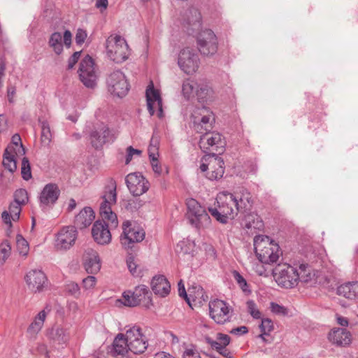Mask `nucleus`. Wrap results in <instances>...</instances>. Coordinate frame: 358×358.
Masks as SVG:
<instances>
[{"mask_svg":"<svg viewBox=\"0 0 358 358\" xmlns=\"http://www.w3.org/2000/svg\"><path fill=\"white\" fill-rule=\"evenodd\" d=\"M94 213L90 207H85L76 216L74 224L80 229L90 226L94 219Z\"/></svg>","mask_w":358,"mask_h":358,"instance_id":"2f4dec72","label":"nucleus"},{"mask_svg":"<svg viewBox=\"0 0 358 358\" xmlns=\"http://www.w3.org/2000/svg\"><path fill=\"white\" fill-rule=\"evenodd\" d=\"M150 162L154 172L160 175L162 173V167L158 162V158L151 159Z\"/></svg>","mask_w":358,"mask_h":358,"instance_id":"338daca9","label":"nucleus"},{"mask_svg":"<svg viewBox=\"0 0 358 358\" xmlns=\"http://www.w3.org/2000/svg\"><path fill=\"white\" fill-rule=\"evenodd\" d=\"M127 343L124 334H117L113 343V350L111 351L113 356L116 358H118V357H124L130 351Z\"/></svg>","mask_w":358,"mask_h":358,"instance_id":"c756f323","label":"nucleus"},{"mask_svg":"<svg viewBox=\"0 0 358 358\" xmlns=\"http://www.w3.org/2000/svg\"><path fill=\"white\" fill-rule=\"evenodd\" d=\"M81 55V51L75 52L68 61V69H71L73 68L75 64L78 62Z\"/></svg>","mask_w":358,"mask_h":358,"instance_id":"e2e57ef3","label":"nucleus"},{"mask_svg":"<svg viewBox=\"0 0 358 358\" xmlns=\"http://www.w3.org/2000/svg\"><path fill=\"white\" fill-rule=\"evenodd\" d=\"M96 279L94 276L89 275L83 280V286L85 289H90L94 287Z\"/></svg>","mask_w":358,"mask_h":358,"instance_id":"13d9d810","label":"nucleus"},{"mask_svg":"<svg viewBox=\"0 0 358 358\" xmlns=\"http://www.w3.org/2000/svg\"><path fill=\"white\" fill-rule=\"evenodd\" d=\"M108 56L116 63L124 62L129 57V46L124 38L119 35H110L106 42Z\"/></svg>","mask_w":358,"mask_h":358,"instance_id":"20e7f679","label":"nucleus"},{"mask_svg":"<svg viewBox=\"0 0 358 358\" xmlns=\"http://www.w3.org/2000/svg\"><path fill=\"white\" fill-rule=\"evenodd\" d=\"M110 224L101 220H96L92 229V235L99 245H106L111 241V234L109 230Z\"/></svg>","mask_w":358,"mask_h":358,"instance_id":"5701e85b","label":"nucleus"},{"mask_svg":"<svg viewBox=\"0 0 358 358\" xmlns=\"http://www.w3.org/2000/svg\"><path fill=\"white\" fill-rule=\"evenodd\" d=\"M78 231L74 226L62 227L56 234L55 245L57 250H66L74 245Z\"/></svg>","mask_w":358,"mask_h":358,"instance_id":"f3484780","label":"nucleus"},{"mask_svg":"<svg viewBox=\"0 0 358 358\" xmlns=\"http://www.w3.org/2000/svg\"><path fill=\"white\" fill-rule=\"evenodd\" d=\"M142 151L138 149H134L132 146H129L127 148V156L125 159V164H129L131 161L134 155L140 156Z\"/></svg>","mask_w":358,"mask_h":358,"instance_id":"4d7b16f0","label":"nucleus"},{"mask_svg":"<svg viewBox=\"0 0 358 358\" xmlns=\"http://www.w3.org/2000/svg\"><path fill=\"white\" fill-rule=\"evenodd\" d=\"M183 358H201L199 352L194 348L186 349L182 355Z\"/></svg>","mask_w":358,"mask_h":358,"instance_id":"bf43d9fd","label":"nucleus"},{"mask_svg":"<svg viewBox=\"0 0 358 358\" xmlns=\"http://www.w3.org/2000/svg\"><path fill=\"white\" fill-rule=\"evenodd\" d=\"M24 279L28 288L34 293L43 292L48 285L46 275L39 269L31 270L27 273Z\"/></svg>","mask_w":358,"mask_h":358,"instance_id":"6ab92c4d","label":"nucleus"},{"mask_svg":"<svg viewBox=\"0 0 358 358\" xmlns=\"http://www.w3.org/2000/svg\"><path fill=\"white\" fill-rule=\"evenodd\" d=\"M128 269L133 276L138 277L141 275V271L134 257L130 255L127 259Z\"/></svg>","mask_w":358,"mask_h":358,"instance_id":"a19ab883","label":"nucleus"},{"mask_svg":"<svg viewBox=\"0 0 358 358\" xmlns=\"http://www.w3.org/2000/svg\"><path fill=\"white\" fill-rule=\"evenodd\" d=\"M254 247L258 259L264 264L275 263L282 255L279 245L266 236H255Z\"/></svg>","mask_w":358,"mask_h":358,"instance_id":"f03ea898","label":"nucleus"},{"mask_svg":"<svg viewBox=\"0 0 358 358\" xmlns=\"http://www.w3.org/2000/svg\"><path fill=\"white\" fill-rule=\"evenodd\" d=\"M215 121L214 115L206 117H201L196 120H193L194 129L200 134L209 132L213 129V124Z\"/></svg>","mask_w":358,"mask_h":358,"instance_id":"f704fd0d","label":"nucleus"},{"mask_svg":"<svg viewBox=\"0 0 358 358\" xmlns=\"http://www.w3.org/2000/svg\"><path fill=\"white\" fill-rule=\"evenodd\" d=\"M80 81L88 88H93L96 85L97 75L92 58L86 55L80 63L78 71Z\"/></svg>","mask_w":358,"mask_h":358,"instance_id":"f8f14e48","label":"nucleus"},{"mask_svg":"<svg viewBox=\"0 0 358 358\" xmlns=\"http://www.w3.org/2000/svg\"><path fill=\"white\" fill-rule=\"evenodd\" d=\"M144 204L143 201L135 196V198L127 200L125 202L124 208L131 212H134L139 209Z\"/></svg>","mask_w":358,"mask_h":358,"instance_id":"c03bdc74","label":"nucleus"},{"mask_svg":"<svg viewBox=\"0 0 358 358\" xmlns=\"http://www.w3.org/2000/svg\"><path fill=\"white\" fill-rule=\"evenodd\" d=\"M16 243L20 254L23 256H27L29 252V245L27 241L23 238L22 235H17Z\"/></svg>","mask_w":358,"mask_h":358,"instance_id":"49530a36","label":"nucleus"},{"mask_svg":"<svg viewBox=\"0 0 358 358\" xmlns=\"http://www.w3.org/2000/svg\"><path fill=\"white\" fill-rule=\"evenodd\" d=\"M187 28L189 34H193L195 31L200 29L201 25V15L199 10L196 8H190L187 14Z\"/></svg>","mask_w":358,"mask_h":358,"instance_id":"473e14b6","label":"nucleus"},{"mask_svg":"<svg viewBox=\"0 0 358 358\" xmlns=\"http://www.w3.org/2000/svg\"><path fill=\"white\" fill-rule=\"evenodd\" d=\"M150 292L148 287L144 285L136 286L134 291H125L120 301L126 306L134 307L146 299H150Z\"/></svg>","mask_w":358,"mask_h":358,"instance_id":"dca6fc26","label":"nucleus"},{"mask_svg":"<svg viewBox=\"0 0 358 358\" xmlns=\"http://www.w3.org/2000/svg\"><path fill=\"white\" fill-rule=\"evenodd\" d=\"M187 217L191 224L197 229L204 228L210 224V217L195 199H190L187 201Z\"/></svg>","mask_w":358,"mask_h":358,"instance_id":"423d86ee","label":"nucleus"},{"mask_svg":"<svg viewBox=\"0 0 358 358\" xmlns=\"http://www.w3.org/2000/svg\"><path fill=\"white\" fill-rule=\"evenodd\" d=\"M108 92L113 96L122 98L129 90V85L125 75L120 70L111 72L106 80Z\"/></svg>","mask_w":358,"mask_h":358,"instance_id":"1a4fd4ad","label":"nucleus"},{"mask_svg":"<svg viewBox=\"0 0 358 358\" xmlns=\"http://www.w3.org/2000/svg\"><path fill=\"white\" fill-rule=\"evenodd\" d=\"M148 110L150 115L155 113V107L158 109V116H163L162 100L160 94L157 90L154 88L152 82H150L145 92Z\"/></svg>","mask_w":358,"mask_h":358,"instance_id":"4be33fe9","label":"nucleus"},{"mask_svg":"<svg viewBox=\"0 0 358 358\" xmlns=\"http://www.w3.org/2000/svg\"><path fill=\"white\" fill-rule=\"evenodd\" d=\"M182 92L183 96L187 99H189L194 97V95H196L198 99L203 101L208 94L209 89H208L206 86H199V84L193 80L187 79L183 81Z\"/></svg>","mask_w":358,"mask_h":358,"instance_id":"412c9836","label":"nucleus"},{"mask_svg":"<svg viewBox=\"0 0 358 358\" xmlns=\"http://www.w3.org/2000/svg\"><path fill=\"white\" fill-rule=\"evenodd\" d=\"M216 200L217 206L208 208V211L217 221L226 224L229 220L234 219L238 215L235 195L231 193L221 192L217 195Z\"/></svg>","mask_w":358,"mask_h":358,"instance_id":"f257e3e1","label":"nucleus"},{"mask_svg":"<svg viewBox=\"0 0 358 358\" xmlns=\"http://www.w3.org/2000/svg\"><path fill=\"white\" fill-rule=\"evenodd\" d=\"M103 201L99 208L101 221L109 222L111 228H116L118 225L117 215L112 211L111 206L117 201L116 182L114 179H109V184L102 196Z\"/></svg>","mask_w":358,"mask_h":358,"instance_id":"7ed1b4c3","label":"nucleus"},{"mask_svg":"<svg viewBox=\"0 0 358 358\" xmlns=\"http://www.w3.org/2000/svg\"><path fill=\"white\" fill-rule=\"evenodd\" d=\"M226 145L224 139L218 132H206L201 136L199 145L203 152L215 151L221 153Z\"/></svg>","mask_w":358,"mask_h":358,"instance_id":"ddd939ff","label":"nucleus"},{"mask_svg":"<svg viewBox=\"0 0 358 358\" xmlns=\"http://www.w3.org/2000/svg\"><path fill=\"white\" fill-rule=\"evenodd\" d=\"M262 334L259 337L264 339V336H268L273 330V324L271 319L264 318L262 320V323L259 326Z\"/></svg>","mask_w":358,"mask_h":358,"instance_id":"37998d69","label":"nucleus"},{"mask_svg":"<svg viewBox=\"0 0 358 358\" xmlns=\"http://www.w3.org/2000/svg\"><path fill=\"white\" fill-rule=\"evenodd\" d=\"M15 154L19 155L11 145H8L4 151L3 165L10 172H14L17 169Z\"/></svg>","mask_w":358,"mask_h":358,"instance_id":"c9c22d12","label":"nucleus"},{"mask_svg":"<svg viewBox=\"0 0 358 358\" xmlns=\"http://www.w3.org/2000/svg\"><path fill=\"white\" fill-rule=\"evenodd\" d=\"M49 45L57 55H60L63 51L62 36L59 32H54L49 39Z\"/></svg>","mask_w":358,"mask_h":358,"instance_id":"4c0bfd02","label":"nucleus"},{"mask_svg":"<svg viewBox=\"0 0 358 358\" xmlns=\"http://www.w3.org/2000/svg\"><path fill=\"white\" fill-rule=\"evenodd\" d=\"M145 236L144 230L135 222L129 220L123 222L120 242L125 249L132 248L134 243L141 242Z\"/></svg>","mask_w":358,"mask_h":358,"instance_id":"39448f33","label":"nucleus"},{"mask_svg":"<svg viewBox=\"0 0 358 358\" xmlns=\"http://www.w3.org/2000/svg\"><path fill=\"white\" fill-rule=\"evenodd\" d=\"M216 341L222 344L228 345L230 343V337L227 334L222 333H218L216 336Z\"/></svg>","mask_w":358,"mask_h":358,"instance_id":"69168bd1","label":"nucleus"},{"mask_svg":"<svg viewBox=\"0 0 358 358\" xmlns=\"http://www.w3.org/2000/svg\"><path fill=\"white\" fill-rule=\"evenodd\" d=\"M52 134L49 124L46 121L41 122V141L45 144L51 141Z\"/></svg>","mask_w":358,"mask_h":358,"instance_id":"a18cd8bd","label":"nucleus"},{"mask_svg":"<svg viewBox=\"0 0 358 358\" xmlns=\"http://www.w3.org/2000/svg\"><path fill=\"white\" fill-rule=\"evenodd\" d=\"M248 330L247 327L245 326H241L234 329H232L230 331L231 334H236V335H243L246 333H248Z\"/></svg>","mask_w":358,"mask_h":358,"instance_id":"774afa93","label":"nucleus"},{"mask_svg":"<svg viewBox=\"0 0 358 358\" xmlns=\"http://www.w3.org/2000/svg\"><path fill=\"white\" fill-rule=\"evenodd\" d=\"M212 156L214 157L209 163L210 171L207 173V177L209 180H219L222 178L224 173V160L213 153Z\"/></svg>","mask_w":358,"mask_h":358,"instance_id":"cd10ccee","label":"nucleus"},{"mask_svg":"<svg viewBox=\"0 0 358 358\" xmlns=\"http://www.w3.org/2000/svg\"><path fill=\"white\" fill-rule=\"evenodd\" d=\"M21 206L14 201L10 204L8 212L10 213L13 221H17L20 218L22 210Z\"/></svg>","mask_w":358,"mask_h":358,"instance_id":"3c124183","label":"nucleus"},{"mask_svg":"<svg viewBox=\"0 0 358 358\" xmlns=\"http://www.w3.org/2000/svg\"><path fill=\"white\" fill-rule=\"evenodd\" d=\"M247 308L248 312L255 319H259L261 317V313L257 309L256 303L250 300L247 301Z\"/></svg>","mask_w":358,"mask_h":358,"instance_id":"5fc2aeb1","label":"nucleus"},{"mask_svg":"<svg viewBox=\"0 0 358 358\" xmlns=\"http://www.w3.org/2000/svg\"><path fill=\"white\" fill-rule=\"evenodd\" d=\"M125 182L134 196L143 194L150 187L149 182L140 173H129L125 178Z\"/></svg>","mask_w":358,"mask_h":358,"instance_id":"a211bd4d","label":"nucleus"},{"mask_svg":"<svg viewBox=\"0 0 358 358\" xmlns=\"http://www.w3.org/2000/svg\"><path fill=\"white\" fill-rule=\"evenodd\" d=\"M337 294L349 299H358V282L352 281L341 285L337 289Z\"/></svg>","mask_w":358,"mask_h":358,"instance_id":"7c9ffc66","label":"nucleus"},{"mask_svg":"<svg viewBox=\"0 0 358 358\" xmlns=\"http://www.w3.org/2000/svg\"><path fill=\"white\" fill-rule=\"evenodd\" d=\"M245 227L248 229L262 230L264 224L259 216L256 213H248L244 218Z\"/></svg>","mask_w":358,"mask_h":358,"instance_id":"e433bc0d","label":"nucleus"},{"mask_svg":"<svg viewBox=\"0 0 358 358\" xmlns=\"http://www.w3.org/2000/svg\"><path fill=\"white\" fill-rule=\"evenodd\" d=\"M328 338L332 343L341 346L348 345L351 342L350 333L343 328L333 329L329 334Z\"/></svg>","mask_w":358,"mask_h":358,"instance_id":"c85d7f7f","label":"nucleus"},{"mask_svg":"<svg viewBox=\"0 0 358 358\" xmlns=\"http://www.w3.org/2000/svg\"><path fill=\"white\" fill-rule=\"evenodd\" d=\"M30 352L33 355L44 356L45 358L50 357L48 346L43 343H37L36 347L30 350Z\"/></svg>","mask_w":358,"mask_h":358,"instance_id":"09e8293b","label":"nucleus"},{"mask_svg":"<svg viewBox=\"0 0 358 358\" xmlns=\"http://www.w3.org/2000/svg\"><path fill=\"white\" fill-rule=\"evenodd\" d=\"M129 350L134 354H141L148 348V341L142 333L141 329L134 326L127 329L124 334Z\"/></svg>","mask_w":358,"mask_h":358,"instance_id":"9b49d317","label":"nucleus"},{"mask_svg":"<svg viewBox=\"0 0 358 358\" xmlns=\"http://www.w3.org/2000/svg\"><path fill=\"white\" fill-rule=\"evenodd\" d=\"M197 45L201 54L206 56L213 55L217 51V39L210 29L203 30L199 34Z\"/></svg>","mask_w":358,"mask_h":358,"instance_id":"2eb2a0df","label":"nucleus"},{"mask_svg":"<svg viewBox=\"0 0 358 358\" xmlns=\"http://www.w3.org/2000/svg\"><path fill=\"white\" fill-rule=\"evenodd\" d=\"M83 264L88 273H96L101 268V260L98 252L92 248H87L83 255Z\"/></svg>","mask_w":358,"mask_h":358,"instance_id":"393cba45","label":"nucleus"},{"mask_svg":"<svg viewBox=\"0 0 358 358\" xmlns=\"http://www.w3.org/2000/svg\"><path fill=\"white\" fill-rule=\"evenodd\" d=\"M87 38V33L85 30L79 29L76 34V42L78 45H81L84 43Z\"/></svg>","mask_w":358,"mask_h":358,"instance_id":"0e129e2a","label":"nucleus"},{"mask_svg":"<svg viewBox=\"0 0 358 358\" xmlns=\"http://www.w3.org/2000/svg\"><path fill=\"white\" fill-rule=\"evenodd\" d=\"M21 173L22 177L25 180H28L31 178L30 164L27 157H24L22 160Z\"/></svg>","mask_w":358,"mask_h":358,"instance_id":"603ef678","label":"nucleus"},{"mask_svg":"<svg viewBox=\"0 0 358 358\" xmlns=\"http://www.w3.org/2000/svg\"><path fill=\"white\" fill-rule=\"evenodd\" d=\"M45 336L52 347L64 348L71 338V328L66 324H55L48 329Z\"/></svg>","mask_w":358,"mask_h":358,"instance_id":"6e6552de","label":"nucleus"},{"mask_svg":"<svg viewBox=\"0 0 358 358\" xmlns=\"http://www.w3.org/2000/svg\"><path fill=\"white\" fill-rule=\"evenodd\" d=\"M206 341L210 345L213 349H215L217 352H218L220 350H222V348L227 346L226 345L222 344L221 343H219L216 340H213L210 337H206Z\"/></svg>","mask_w":358,"mask_h":358,"instance_id":"052dcab7","label":"nucleus"},{"mask_svg":"<svg viewBox=\"0 0 358 358\" xmlns=\"http://www.w3.org/2000/svg\"><path fill=\"white\" fill-rule=\"evenodd\" d=\"M60 194V189L55 183L47 184L41 191L39 196L40 207L45 209L52 206L57 201Z\"/></svg>","mask_w":358,"mask_h":358,"instance_id":"aec40b11","label":"nucleus"},{"mask_svg":"<svg viewBox=\"0 0 358 358\" xmlns=\"http://www.w3.org/2000/svg\"><path fill=\"white\" fill-rule=\"evenodd\" d=\"M11 254V246L8 240L0 243V266L4 264Z\"/></svg>","mask_w":358,"mask_h":358,"instance_id":"ea45409f","label":"nucleus"},{"mask_svg":"<svg viewBox=\"0 0 358 358\" xmlns=\"http://www.w3.org/2000/svg\"><path fill=\"white\" fill-rule=\"evenodd\" d=\"M296 268L299 275V282H308L312 280L314 275L312 274L310 267L308 264H301Z\"/></svg>","mask_w":358,"mask_h":358,"instance_id":"58836bf2","label":"nucleus"},{"mask_svg":"<svg viewBox=\"0 0 358 358\" xmlns=\"http://www.w3.org/2000/svg\"><path fill=\"white\" fill-rule=\"evenodd\" d=\"M232 275L236 280V283L238 285L240 288L245 293H250V290L249 289L248 285L245 280V279L241 275V273L237 271H232Z\"/></svg>","mask_w":358,"mask_h":358,"instance_id":"de8ad7c7","label":"nucleus"},{"mask_svg":"<svg viewBox=\"0 0 358 358\" xmlns=\"http://www.w3.org/2000/svg\"><path fill=\"white\" fill-rule=\"evenodd\" d=\"M66 292L76 298L80 295V287L74 282H70L66 285Z\"/></svg>","mask_w":358,"mask_h":358,"instance_id":"6e6d98bb","label":"nucleus"},{"mask_svg":"<svg viewBox=\"0 0 358 358\" xmlns=\"http://www.w3.org/2000/svg\"><path fill=\"white\" fill-rule=\"evenodd\" d=\"M274 278L278 285L290 289L299 283L296 268L290 265H278L273 271Z\"/></svg>","mask_w":358,"mask_h":358,"instance_id":"0eeeda50","label":"nucleus"},{"mask_svg":"<svg viewBox=\"0 0 358 358\" xmlns=\"http://www.w3.org/2000/svg\"><path fill=\"white\" fill-rule=\"evenodd\" d=\"M151 288L155 294L165 297L170 293L171 285L164 275H156L151 281Z\"/></svg>","mask_w":358,"mask_h":358,"instance_id":"bb28decb","label":"nucleus"},{"mask_svg":"<svg viewBox=\"0 0 358 358\" xmlns=\"http://www.w3.org/2000/svg\"><path fill=\"white\" fill-rule=\"evenodd\" d=\"M209 315L218 324H224L230 322L233 310L223 300L214 299L208 303Z\"/></svg>","mask_w":358,"mask_h":358,"instance_id":"9d476101","label":"nucleus"},{"mask_svg":"<svg viewBox=\"0 0 358 358\" xmlns=\"http://www.w3.org/2000/svg\"><path fill=\"white\" fill-rule=\"evenodd\" d=\"M13 148L17 151L19 155H24L25 153L24 148L23 147L20 136L15 134L12 137V145Z\"/></svg>","mask_w":358,"mask_h":358,"instance_id":"864d4df0","label":"nucleus"},{"mask_svg":"<svg viewBox=\"0 0 358 358\" xmlns=\"http://www.w3.org/2000/svg\"><path fill=\"white\" fill-rule=\"evenodd\" d=\"M213 115V112L210 111V110L206 107V106H201V107H196L194 110L193 111L192 114V119L193 120H196L198 119H200L201 117H206L208 116H212Z\"/></svg>","mask_w":358,"mask_h":358,"instance_id":"79ce46f5","label":"nucleus"},{"mask_svg":"<svg viewBox=\"0 0 358 358\" xmlns=\"http://www.w3.org/2000/svg\"><path fill=\"white\" fill-rule=\"evenodd\" d=\"M92 145L96 148H101L102 146L110 140V132L103 123L97 124L90 135Z\"/></svg>","mask_w":358,"mask_h":358,"instance_id":"b1692460","label":"nucleus"},{"mask_svg":"<svg viewBox=\"0 0 358 358\" xmlns=\"http://www.w3.org/2000/svg\"><path fill=\"white\" fill-rule=\"evenodd\" d=\"M271 311L275 314H278V315H286L287 314V309L278 304V303H275L274 302H271Z\"/></svg>","mask_w":358,"mask_h":358,"instance_id":"680f3d73","label":"nucleus"},{"mask_svg":"<svg viewBox=\"0 0 358 358\" xmlns=\"http://www.w3.org/2000/svg\"><path fill=\"white\" fill-rule=\"evenodd\" d=\"M178 64L185 73H193L199 68V56L192 48H185L178 55Z\"/></svg>","mask_w":358,"mask_h":358,"instance_id":"4468645a","label":"nucleus"},{"mask_svg":"<svg viewBox=\"0 0 358 358\" xmlns=\"http://www.w3.org/2000/svg\"><path fill=\"white\" fill-rule=\"evenodd\" d=\"M28 201V193L24 189H17L14 193V202L24 205Z\"/></svg>","mask_w":358,"mask_h":358,"instance_id":"8fccbe9b","label":"nucleus"},{"mask_svg":"<svg viewBox=\"0 0 358 358\" xmlns=\"http://www.w3.org/2000/svg\"><path fill=\"white\" fill-rule=\"evenodd\" d=\"M236 201L237 203L236 208L238 213H247L250 210L253 204L252 196L247 190H244L240 196H236Z\"/></svg>","mask_w":358,"mask_h":358,"instance_id":"72a5a7b5","label":"nucleus"},{"mask_svg":"<svg viewBox=\"0 0 358 358\" xmlns=\"http://www.w3.org/2000/svg\"><path fill=\"white\" fill-rule=\"evenodd\" d=\"M47 312L45 310H41L33 319L27 329V336L30 341H35L41 329L43 327L46 320Z\"/></svg>","mask_w":358,"mask_h":358,"instance_id":"a878e982","label":"nucleus"}]
</instances>
